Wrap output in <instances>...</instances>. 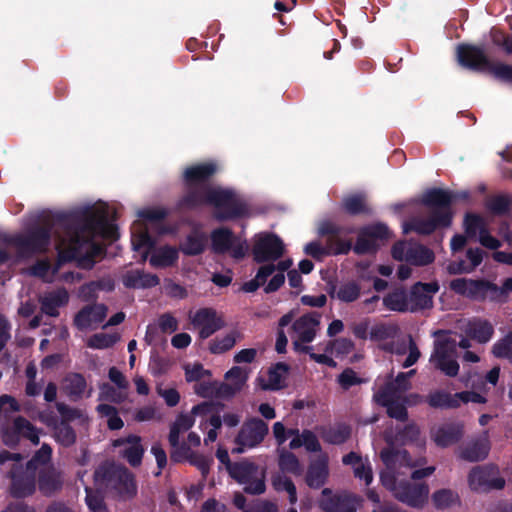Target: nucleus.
Instances as JSON below:
<instances>
[{
	"label": "nucleus",
	"mask_w": 512,
	"mask_h": 512,
	"mask_svg": "<svg viewBox=\"0 0 512 512\" xmlns=\"http://www.w3.org/2000/svg\"><path fill=\"white\" fill-rule=\"evenodd\" d=\"M114 212L104 203L83 208L54 220L56 248L60 261L75 260L82 268H91L103 253L98 238L114 240L116 227L110 217Z\"/></svg>",
	"instance_id": "obj_1"
},
{
	"label": "nucleus",
	"mask_w": 512,
	"mask_h": 512,
	"mask_svg": "<svg viewBox=\"0 0 512 512\" xmlns=\"http://www.w3.org/2000/svg\"><path fill=\"white\" fill-rule=\"evenodd\" d=\"M385 470L380 478L384 487L390 490L399 501L416 508H421L428 500L429 487L425 483H409L400 479L401 468H417L426 464L427 459L419 456L412 459L407 451L383 449L380 453Z\"/></svg>",
	"instance_id": "obj_2"
},
{
	"label": "nucleus",
	"mask_w": 512,
	"mask_h": 512,
	"mask_svg": "<svg viewBox=\"0 0 512 512\" xmlns=\"http://www.w3.org/2000/svg\"><path fill=\"white\" fill-rule=\"evenodd\" d=\"M198 419L199 429L205 433L204 444L209 445L217 440L221 428V417L213 412L210 403L203 402L195 405L190 413L180 414L170 427L168 441L171 447H178L181 434L187 432Z\"/></svg>",
	"instance_id": "obj_3"
},
{
	"label": "nucleus",
	"mask_w": 512,
	"mask_h": 512,
	"mask_svg": "<svg viewBox=\"0 0 512 512\" xmlns=\"http://www.w3.org/2000/svg\"><path fill=\"white\" fill-rule=\"evenodd\" d=\"M415 374V370L406 373H399L395 380L387 383L375 394L376 401L386 407L387 414L391 418L404 421L407 418L406 404H415L420 399L417 394L406 397L405 392L410 389V377Z\"/></svg>",
	"instance_id": "obj_4"
},
{
	"label": "nucleus",
	"mask_w": 512,
	"mask_h": 512,
	"mask_svg": "<svg viewBox=\"0 0 512 512\" xmlns=\"http://www.w3.org/2000/svg\"><path fill=\"white\" fill-rule=\"evenodd\" d=\"M190 189L184 200L186 205L211 204L217 209L216 216L219 219L232 218L241 215L244 211L239 199L230 190L205 185Z\"/></svg>",
	"instance_id": "obj_5"
},
{
	"label": "nucleus",
	"mask_w": 512,
	"mask_h": 512,
	"mask_svg": "<svg viewBox=\"0 0 512 512\" xmlns=\"http://www.w3.org/2000/svg\"><path fill=\"white\" fill-rule=\"evenodd\" d=\"M7 461H12L13 466L10 470L11 479L10 492L16 498H23L31 495L35 491L36 473L21 465L22 456L18 453L3 451L0 453V465Z\"/></svg>",
	"instance_id": "obj_6"
},
{
	"label": "nucleus",
	"mask_w": 512,
	"mask_h": 512,
	"mask_svg": "<svg viewBox=\"0 0 512 512\" xmlns=\"http://www.w3.org/2000/svg\"><path fill=\"white\" fill-rule=\"evenodd\" d=\"M138 216L140 219L135 221L131 228L132 246L135 251L141 253L142 261H145L154 245L148 231L155 222L164 218L165 211L163 209H145L139 211Z\"/></svg>",
	"instance_id": "obj_7"
},
{
	"label": "nucleus",
	"mask_w": 512,
	"mask_h": 512,
	"mask_svg": "<svg viewBox=\"0 0 512 512\" xmlns=\"http://www.w3.org/2000/svg\"><path fill=\"white\" fill-rule=\"evenodd\" d=\"M430 363L446 376L454 377L459 372L457 342L445 333H439L434 342Z\"/></svg>",
	"instance_id": "obj_8"
},
{
	"label": "nucleus",
	"mask_w": 512,
	"mask_h": 512,
	"mask_svg": "<svg viewBox=\"0 0 512 512\" xmlns=\"http://www.w3.org/2000/svg\"><path fill=\"white\" fill-rule=\"evenodd\" d=\"M320 324L321 315L317 312L304 314L294 321L290 337L296 351L309 353L312 350L307 344L315 339Z\"/></svg>",
	"instance_id": "obj_9"
},
{
	"label": "nucleus",
	"mask_w": 512,
	"mask_h": 512,
	"mask_svg": "<svg viewBox=\"0 0 512 512\" xmlns=\"http://www.w3.org/2000/svg\"><path fill=\"white\" fill-rule=\"evenodd\" d=\"M319 233L323 236L327 235L325 245L323 246L319 242L308 243L305 246V252L308 255L320 259L325 255L346 254L350 251L351 242L342 240L338 236V230L333 224H321Z\"/></svg>",
	"instance_id": "obj_10"
},
{
	"label": "nucleus",
	"mask_w": 512,
	"mask_h": 512,
	"mask_svg": "<svg viewBox=\"0 0 512 512\" xmlns=\"http://www.w3.org/2000/svg\"><path fill=\"white\" fill-rule=\"evenodd\" d=\"M229 474L244 486L247 493L261 494L265 491L264 470L251 462L242 461L229 465Z\"/></svg>",
	"instance_id": "obj_11"
},
{
	"label": "nucleus",
	"mask_w": 512,
	"mask_h": 512,
	"mask_svg": "<svg viewBox=\"0 0 512 512\" xmlns=\"http://www.w3.org/2000/svg\"><path fill=\"white\" fill-rule=\"evenodd\" d=\"M468 484L475 492H488L492 489H502L505 480L499 469L494 465L476 466L468 474Z\"/></svg>",
	"instance_id": "obj_12"
},
{
	"label": "nucleus",
	"mask_w": 512,
	"mask_h": 512,
	"mask_svg": "<svg viewBox=\"0 0 512 512\" xmlns=\"http://www.w3.org/2000/svg\"><path fill=\"white\" fill-rule=\"evenodd\" d=\"M106 486L121 501L131 500L137 494L134 476L124 467L114 468L109 473Z\"/></svg>",
	"instance_id": "obj_13"
},
{
	"label": "nucleus",
	"mask_w": 512,
	"mask_h": 512,
	"mask_svg": "<svg viewBox=\"0 0 512 512\" xmlns=\"http://www.w3.org/2000/svg\"><path fill=\"white\" fill-rule=\"evenodd\" d=\"M268 433V425L258 418L247 420L241 427L237 437V448L233 452L242 453L245 449L258 446Z\"/></svg>",
	"instance_id": "obj_14"
},
{
	"label": "nucleus",
	"mask_w": 512,
	"mask_h": 512,
	"mask_svg": "<svg viewBox=\"0 0 512 512\" xmlns=\"http://www.w3.org/2000/svg\"><path fill=\"white\" fill-rule=\"evenodd\" d=\"M392 255L396 260L417 266L427 265L434 260V253L430 249L412 242L396 243L393 246Z\"/></svg>",
	"instance_id": "obj_15"
},
{
	"label": "nucleus",
	"mask_w": 512,
	"mask_h": 512,
	"mask_svg": "<svg viewBox=\"0 0 512 512\" xmlns=\"http://www.w3.org/2000/svg\"><path fill=\"white\" fill-rule=\"evenodd\" d=\"M212 247L217 253L229 252L232 257L240 259L245 256L248 245L240 238L233 236L232 232L228 229H217L212 235Z\"/></svg>",
	"instance_id": "obj_16"
},
{
	"label": "nucleus",
	"mask_w": 512,
	"mask_h": 512,
	"mask_svg": "<svg viewBox=\"0 0 512 512\" xmlns=\"http://www.w3.org/2000/svg\"><path fill=\"white\" fill-rule=\"evenodd\" d=\"M284 244L273 234H259L253 247L254 258L257 262L273 261L282 256Z\"/></svg>",
	"instance_id": "obj_17"
},
{
	"label": "nucleus",
	"mask_w": 512,
	"mask_h": 512,
	"mask_svg": "<svg viewBox=\"0 0 512 512\" xmlns=\"http://www.w3.org/2000/svg\"><path fill=\"white\" fill-rule=\"evenodd\" d=\"M465 232L469 237L478 236L479 243L491 250L501 247V241L492 236L488 230L486 221L474 214H468L464 221Z\"/></svg>",
	"instance_id": "obj_18"
},
{
	"label": "nucleus",
	"mask_w": 512,
	"mask_h": 512,
	"mask_svg": "<svg viewBox=\"0 0 512 512\" xmlns=\"http://www.w3.org/2000/svg\"><path fill=\"white\" fill-rule=\"evenodd\" d=\"M201 444V438L196 432H190L187 439L180 443L178 447H172V457L176 459H187L192 464L199 467L203 474L209 471V461L201 455H198L191 451L192 448L198 447Z\"/></svg>",
	"instance_id": "obj_19"
},
{
	"label": "nucleus",
	"mask_w": 512,
	"mask_h": 512,
	"mask_svg": "<svg viewBox=\"0 0 512 512\" xmlns=\"http://www.w3.org/2000/svg\"><path fill=\"white\" fill-rule=\"evenodd\" d=\"M192 325L199 330V336L206 339L224 326L218 313L210 308H203L190 315Z\"/></svg>",
	"instance_id": "obj_20"
},
{
	"label": "nucleus",
	"mask_w": 512,
	"mask_h": 512,
	"mask_svg": "<svg viewBox=\"0 0 512 512\" xmlns=\"http://www.w3.org/2000/svg\"><path fill=\"white\" fill-rule=\"evenodd\" d=\"M451 222V214L441 212L440 215L432 213L429 218L415 217L404 226V232L415 231L418 234H430L437 227L449 226Z\"/></svg>",
	"instance_id": "obj_21"
},
{
	"label": "nucleus",
	"mask_w": 512,
	"mask_h": 512,
	"mask_svg": "<svg viewBox=\"0 0 512 512\" xmlns=\"http://www.w3.org/2000/svg\"><path fill=\"white\" fill-rule=\"evenodd\" d=\"M457 56L461 65L478 71H487L491 62L482 48L472 45L459 46Z\"/></svg>",
	"instance_id": "obj_22"
},
{
	"label": "nucleus",
	"mask_w": 512,
	"mask_h": 512,
	"mask_svg": "<svg viewBox=\"0 0 512 512\" xmlns=\"http://www.w3.org/2000/svg\"><path fill=\"white\" fill-rule=\"evenodd\" d=\"M468 197V193H451L447 190L442 189H432L427 191L423 195V203L434 207L432 213L440 215L441 212H449L448 206L449 204L456 199H466Z\"/></svg>",
	"instance_id": "obj_23"
},
{
	"label": "nucleus",
	"mask_w": 512,
	"mask_h": 512,
	"mask_svg": "<svg viewBox=\"0 0 512 512\" xmlns=\"http://www.w3.org/2000/svg\"><path fill=\"white\" fill-rule=\"evenodd\" d=\"M439 286L436 282L417 283L409 294L411 312L430 308L433 304V296L438 292Z\"/></svg>",
	"instance_id": "obj_24"
},
{
	"label": "nucleus",
	"mask_w": 512,
	"mask_h": 512,
	"mask_svg": "<svg viewBox=\"0 0 512 512\" xmlns=\"http://www.w3.org/2000/svg\"><path fill=\"white\" fill-rule=\"evenodd\" d=\"M50 235V231L38 229L30 235H17L6 241L23 251H41L47 247Z\"/></svg>",
	"instance_id": "obj_25"
},
{
	"label": "nucleus",
	"mask_w": 512,
	"mask_h": 512,
	"mask_svg": "<svg viewBox=\"0 0 512 512\" xmlns=\"http://www.w3.org/2000/svg\"><path fill=\"white\" fill-rule=\"evenodd\" d=\"M387 234L388 229L383 224L365 227L358 236L354 251L357 254H366L373 251L376 247L377 240L385 238Z\"/></svg>",
	"instance_id": "obj_26"
},
{
	"label": "nucleus",
	"mask_w": 512,
	"mask_h": 512,
	"mask_svg": "<svg viewBox=\"0 0 512 512\" xmlns=\"http://www.w3.org/2000/svg\"><path fill=\"white\" fill-rule=\"evenodd\" d=\"M464 426L460 422L445 423L431 430L434 443L442 448L457 443L463 436Z\"/></svg>",
	"instance_id": "obj_27"
},
{
	"label": "nucleus",
	"mask_w": 512,
	"mask_h": 512,
	"mask_svg": "<svg viewBox=\"0 0 512 512\" xmlns=\"http://www.w3.org/2000/svg\"><path fill=\"white\" fill-rule=\"evenodd\" d=\"M381 347L396 355H404L408 352V356L403 362L405 368L414 365L420 357V351L411 336L397 338L389 344H383Z\"/></svg>",
	"instance_id": "obj_28"
},
{
	"label": "nucleus",
	"mask_w": 512,
	"mask_h": 512,
	"mask_svg": "<svg viewBox=\"0 0 512 512\" xmlns=\"http://www.w3.org/2000/svg\"><path fill=\"white\" fill-rule=\"evenodd\" d=\"M107 315V308L103 304L84 307L75 318L74 324L80 330L91 329L100 324Z\"/></svg>",
	"instance_id": "obj_29"
},
{
	"label": "nucleus",
	"mask_w": 512,
	"mask_h": 512,
	"mask_svg": "<svg viewBox=\"0 0 512 512\" xmlns=\"http://www.w3.org/2000/svg\"><path fill=\"white\" fill-rule=\"evenodd\" d=\"M114 447H121L120 453L132 466L140 465L144 454V448L141 444V438L136 435H129L125 438L116 439L113 442Z\"/></svg>",
	"instance_id": "obj_30"
},
{
	"label": "nucleus",
	"mask_w": 512,
	"mask_h": 512,
	"mask_svg": "<svg viewBox=\"0 0 512 512\" xmlns=\"http://www.w3.org/2000/svg\"><path fill=\"white\" fill-rule=\"evenodd\" d=\"M38 301L42 314L57 317L59 316V309L68 303L69 294L65 289L61 288L40 295Z\"/></svg>",
	"instance_id": "obj_31"
},
{
	"label": "nucleus",
	"mask_w": 512,
	"mask_h": 512,
	"mask_svg": "<svg viewBox=\"0 0 512 512\" xmlns=\"http://www.w3.org/2000/svg\"><path fill=\"white\" fill-rule=\"evenodd\" d=\"M490 451V440L488 432L484 431L480 436L471 440L461 450L460 457L469 462L484 460Z\"/></svg>",
	"instance_id": "obj_32"
},
{
	"label": "nucleus",
	"mask_w": 512,
	"mask_h": 512,
	"mask_svg": "<svg viewBox=\"0 0 512 512\" xmlns=\"http://www.w3.org/2000/svg\"><path fill=\"white\" fill-rule=\"evenodd\" d=\"M384 438L388 444L386 449H392L393 451H404L403 449L394 448V445L397 443L405 444L414 442L420 449H423L426 443L425 439L420 436V429L415 424L407 425L403 432L396 436H394L392 432L386 431Z\"/></svg>",
	"instance_id": "obj_33"
},
{
	"label": "nucleus",
	"mask_w": 512,
	"mask_h": 512,
	"mask_svg": "<svg viewBox=\"0 0 512 512\" xmlns=\"http://www.w3.org/2000/svg\"><path fill=\"white\" fill-rule=\"evenodd\" d=\"M328 476V457L321 455L311 462L306 474V483L309 487L317 489L326 483Z\"/></svg>",
	"instance_id": "obj_34"
},
{
	"label": "nucleus",
	"mask_w": 512,
	"mask_h": 512,
	"mask_svg": "<svg viewBox=\"0 0 512 512\" xmlns=\"http://www.w3.org/2000/svg\"><path fill=\"white\" fill-rule=\"evenodd\" d=\"M288 366L283 363H277L270 368L265 376L258 378L259 386L263 390H279L284 387Z\"/></svg>",
	"instance_id": "obj_35"
},
{
	"label": "nucleus",
	"mask_w": 512,
	"mask_h": 512,
	"mask_svg": "<svg viewBox=\"0 0 512 512\" xmlns=\"http://www.w3.org/2000/svg\"><path fill=\"white\" fill-rule=\"evenodd\" d=\"M125 287L133 289H145L157 286L159 278L155 274L145 273L142 270H129L122 275Z\"/></svg>",
	"instance_id": "obj_36"
},
{
	"label": "nucleus",
	"mask_w": 512,
	"mask_h": 512,
	"mask_svg": "<svg viewBox=\"0 0 512 512\" xmlns=\"http://www.w3.org/2000/svg\"><path fill=\"white\" fill-rule=\"evenodd\" d=\"M464 331L468 337L480 344L489 342L494 335L493 325L488 320L480 318L470 320Z\"/></svg>",
	"instance_id": "obj_37"
},
{
	"label": "nucleus",
	"mask_w": 512,
	"mask_h": 512,
	"mask_svg": "<svg viewBox=\"0 0 512 512\" xmlns=\"http://www.w3.org/2000/svg\"><path fill=\"white\" fill-rule=\"evenodd\" d=\"M225 378L227 383L220 387L219 394L229 397L233 396L243 388L248 379V374L243 368L236 366L226 373Z\"/></svg>",
	"instance_id": "obj_38"
},
{
	"label": "nucleus",
	"mask_w": 512,
	"mask_h": 512,
	"mask_svg": "<svg viewBox=\"0 0 512 512\" xmlns=\"http://www.w3.org/2000/svg\"><path fill=\"white\" fill-rule=\"evenodd\" d=\"M342 461L345 465L352 466L355 477L364 480L366 485L372 482V466L367 458L363 459L360 455L350 452L343 457Z\"/></svg>",
	"instance_id": "obj_39"
},
{
	"label": "nucleus",
	"mask_w": 512,
	"mask_h": 512,
	"mask_svg": "<svg viewBox=\"0 0 512 512\" xmlns=\"http://www.w3.org/2000/svg\"><path fill=\"white\" fill-rule=\"evenodd\" d=\"M470 298L474 300H497L498 286L485 280L471 279Z\"/></svg>",
	"instance_id": "obj_40"
},
{
	"label": "nucleus",
	"mask_w": 512,
	"mask_h": 512,
	"mask_svg": "<svg viewBox=\"0 0 512 512\" xmlns=\"http://www.w3.org/2000/svg\"><path fill=\"white\" fill-rule=\"evenodd\" d=\"M217 171V166L214 163H203L185 170V179L192 186L199 182L205 181Z\"/></svg>",
	"instance_id": "obj_41"
},
{
	"label": "nucleus",
	"mask_w": 512,
	"mask_h": 512,
	"mask_svg": "<svg viewBox=\"0 0 512 512\" xmlns=\"http://www.w3.org/2000/svg\"><path fill=\"white\" fill-rule=\"evenodd\" d=\"M177 259L178 250L171 246H164L152 253L150 264L155 268H165L174 265Z\"/></svg>",
	"instance_id": "obj_42"
},
{
	"label": "nucleus",
	"mask_w": 512,
	"mask_h": 512,
	"mask_svg": "<svg viewBox=\"0 0 512 512\" xmlns=\"http://www.w3.org/2000/svg\"><path fill=\"white\" fill-rule=\"evenodd\" d=\"M63 389L69 397L80 399L86 393L87 383L81 374L72 373L64 378Z\"/></svg>",
	"instance_id": "obj_43"
},
{
	"label": "nucleus",
	"mask_w": 512,
	"mask_h": 512,
	"mask_svg": "<svg viewBox=\"0 0 512 512\" xmlns=\"http://www.w3.org/2000/svg\"><path fill=\"white\" fill-rule=\"evenodd\" d=\"M62 485L60 473L53 468H48L40 472L39 489L45 495H51L59 490Z\"/></svg>",
	"instance_id": "obj_44"
},
{
	"label": "nucleus",
	"mask_w": 512,
	"mask_h": 512,
	"mask_svg": "<svg viewBox=\"0 0 512 512\" xmlns=\"http://www.w3.org/2000/svg\"><path fill=\"white\" fill-rule=\"evenodd\" d=\"M289 434L294 435L289 444L291 449H297L304 446L306 450L311 452L320 450V443L316 435L311 431L305 430L302 433H299L298 431H289Z\"/></svg>",
	"instance_id": "obj_45"
},
{
	"label": "nucleus",
	"mask_w": 512,
	"mask_h": 512,
	"mask_svg": "<svg viewBox=\"0 0 512 512\" xmlns=\"http://www.w3.org/2000/svg\"><path fill=\"white\" fill-rule=\"evenodd\" d=\"M239 338L240 333L236 330H231L225 335L213 339L209 343V350L213 354H222L232 349Z\"/></svg>",
	"instance_id": "obj_46"
},
{
	"label": "nucleus",
	"mask_w": 512,
	"mask_h": 512,
	"mask_svg": "<svg viewBox=\"0 0 512 512\" xmlns=\"http://www.w3.org/2000/svg\"><path fill=\"white\" fill-rule=\"evenodd\" d=\"M384 305L394 311H411L409 295L404 290H395L383 299Z\"/></svg>",
	"instance_id": "obj_47"
},
{
	"label": "nucleus",
	"mask_w": 512,
	"mask_h": 512,
	"mask_svg": "<svg viewBox=\"0 0 512 512\" xmlns=\"http://www.w3.org/2000/svg\"><path fill=\"white\" fill-rule=\"evenodd\" d=\"M206 235L200 231H194L189 234L186 240L181 244L180 248L184 254L197 255L200 254L206 245Z\"/></svg>",
	"instance_id": "obj_48"
},
{
	"label": "nucleus",
	"mask_w": 512,
	"mask_h": 512,
	"mask_svg": "<svg viewBox=\"0 0 512 512\" xmlns=\"http://www.w3.org/2000/svg\"><path fill=\"white\" fill-rule=\"evenodd\" d=\"M428 404L433 408H456L459 406V397L443 391L431 393L428 396Z\"/></svg>",
	"instance_id": "obj_49"
},
{
	"label": "nucleus",
	"mask_w": 512,
	"mask_h": 512,
	"mask_svg": "<svg viewBox=\"0 0 512 512\" xmlns=\"http://www.w3.org/2000/svg\"><path fill=\"white\" fill-rule=\"evenodd\" d=\"M127 398V391L113 387L108 383H104L99 387V401L112 402L120 404Z\"/></svg>",
	"instance_id": "obj_50"
},
{
	"label": "nucleus",
	"mask_w": 512,
	"mask_h": 512,
	"mask_svg": "<svg viewBox=\"0 0 512 512\" xmlns=\"http://www.w3.org/2000/svg\"><path fill=\"white\" fill-rule=\"evenodd\" d=\"M15 433L29 439L33 444L39 443L38 430L25 418L17 417L13 422Z\"/></svg>",
	"instance_id": "obj_51"
},
{
	"label": "nucleus",
	"mask_w": 512,
	"mask_h": 512,
	"mask_svg": "<svg viewBox=\"0 0 512 512\" xmlns=\"http://www.w3.org/2000/svg\"><path fill=\"white\" fill-rule=\"evenodd\" d=\"M96 409L101 417L107 419V425L111 430H119L123 427L124 423L119 417L118 411L115 407L101 403Z\"/></svg>",
	"instance_id": "obj_52"
},
{
	"label": "nucleus",
	"mask_w": 512,
	"mask_h": 512,
	"mask_svg": "<svg viewBox=\"0 0 512 512\" xmlns=\"http://www.w3.org/2000/svg\"><path fill=\"white\" fill-rule=\"evenodd\" d=\"M458 495L451 489H440L432 494V502L438 509H446L458 502Z\"/></svg>",
	"instance_id": "obj_53"
},
{
	"label": "nucleus",
	"mask_w": 512,
	"mask_h": 512,
	"mask_svg": "<svg viewBox=\"0 0 512 512\" xmlns=\"http://www.w3.org/2000/svg\"><path fill=\"white\" fill-rule=\"evenodd\" d=\"M334 295L342 302H353L360 295V287L355 282H346L335 290Z\"/></svg>",
	"instance_id": "obj_54"
},
{
	"label": "nucleus",
	"mask_w": 512,
	"mask_h": 512,
	"mask_svg": "<svg viewBox=\"0 0 512 512\" xmlns=\"http://www.w3.org/2000/svg\"><path fill=\"white\" fill-rule=\"evenodd\" d=\"M119 340L117 334L97 333L87 340V346L93 349H107Z\"/></svg>",
	"instance_id": "obj_55"
},
{
	"label": "nucleus",
	"mask_w": 512,
	"mask_h": 512,
	"mask_svg": "<svg viewBox=\"0 0 512 512\" xmlns=\"http://www.w3.org/2000/svg\"><path fill=\"white\" fill-rule=\"evenodd\" d=\"M492 353L495 357L507 359L512 363V333L496 341Z\"/></svg>",
	"instance_id": "obj_56"
},
{
	"label": "nucleus",
	"mask_w": 512,
	"mask_h": 512,
	"mask_svg": "<svg viewBox=\"0 0 512 512\" xmlns=\"http://www.w3.org/2000/svg\"><path fill=\"white\" fill-rule=\"evenodd\" d=\"M486 72L499 81L512 83V65L504 62H490Z\"/></svg>",
	"instance_id": "obj_57"
},
{
	"label": "nucleus",
	"mask_w": 512,
	"mask_h": 512,
	"mask_svg": "<svg viewBox=\"0 0 512 512\" xmlns=\"http://www.w3.org/2000/svg\"><path fill=\"white\" fill-rule=\"evenodd\" d=\"M57 271L58 267H52L50 263L45 260L38 261L30 269L32 275L41 278L45 282H52Z\"/></svg>",
	"instance_id": "obj_58"
},
{
	"label": "nucleus",
	"mask_w": 512,
	"mask_h": 512,
	"mask_svg": "<svg viewBox=\"0 0 512 512\" xmlns=\"http://www.w3.org/2000/svg\"><path fill=\"white\" fill-rule=\"evenodd\" d=\"M272 484L277 491H286L288 493L291 504L297 502L296 487L291 479L284 475H276L272 480Z\"/></svg>",
	"instance_id": "obj_59"
},
{
	"label": "nucleus",
	"mask_w": 512,
	"mask_h": 512,
	"mask_svg": "<svg viewBox=\"0 0 512 512\" xmlns=\"http://www.w3.org/2000/svg\"><path fill=\"white\" fill-rule=\"evenodd\" d=\"M52 450L49 445L43 444L39 451L33 456V458L27 463L26 467L28 469L33 470L36 473V470L41 466L47 464L51 459Z\"/></svg>",
	"instance_id": "obj_60"
},
{
	"label": "nucleus",
	"mask_w": 512,
	"mask_h": 512,
	"mask_svg": "<svg viewBox=\"0 0 512 512\" xmlns=\"http://www.w3.org/2000/svg\"><path fill=\"white\" fill-rule=\"evenodd\" d=\"M344 208L351 214L368 212L365 197L363 195H352L344 199Z\"/></svg>",
	"instance_id": "obj_61"
},
{
	"label": "nucleus",
	"mask_w": 512,
	"mask_h": 512,
	"mask_svg": "<svg viewBox=\"0 0 512 512\" xmlns=\"http://www.w3.org/2000/svg\"><path fill=\"white\" fill-rule=\"evenodd\" d=\"M55 437L64 446L73 444L76 439L73 429L65 422H61L55 427Z\"/></svg>",
	"instance_id": "obj_62"
},
{
	"label": "nucleus",
	"mask_w": 512,
	"mask_h": 512,
	"mask_svg": "<svg viewBox=\"0 0 512 512\" xmlns=\"http://www.w3.org/2000/svg\"><path fill=\"white\" fill-rule=\"evenodd\" d=\"M279 466L281 470L285 472L293 474L301 473V467L297 457L290 452H284L280 455Z\"/></svg>",
	"instance_id": "obj_63"
},
{
	"label": "nucleus",
	"mask_w": 512,
	"mask_h": 512,
	"mask_svg": "<svg viewBox=\"0 0 512 512\" xmlns=\"http://www.w3.org/2000/svg\"><path fill=\"white\" fill-rule=\"evenodd\" d=\"M86 504L88 508L93 512H101L102 510H106L104 500L101 494L98 492H94L92 489L86 487Z\"/></svg>",
	"instance_id": "obj_64"
}]
</instances>
